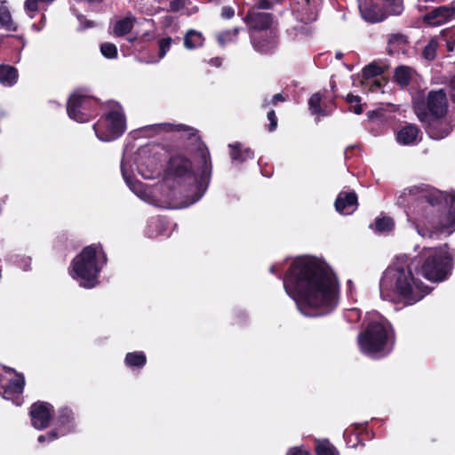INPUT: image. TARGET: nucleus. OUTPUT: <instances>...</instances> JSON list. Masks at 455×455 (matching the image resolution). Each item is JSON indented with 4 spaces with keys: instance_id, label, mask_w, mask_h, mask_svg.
I'll return each mask as SVG.
<instances>
[{
    "instance_id": "12",
    "label": "nucleus",
    "mask_w": 455,
    "mask_h": 455,
    "mask_svg": "<svg viewBox=\"0 0 455 455\" xmlns=\"http://www.w3.org/2000/svg\"><path fill=\"white\" fill-rule=\"evenodd\" d=\"M322 0H291V10L297 20L303 23L316 20Z\"/></svg>"
},
{
    "instance_id": "48",
    "label": "nucleus",
    "mask_w": 455,
    "mask_h": 455,
    "mask_svg": "<svg viewBox=\"0 0 455 455\" xmlns=\"http://www.w3.org/2000/svg\"><path fill=\"white\" fill-rule=\"evenodd\" d=\"M280 101H284V98L281 93H277L273 96L272 102L276 105Z\"/></svg>"
},
{
    "instance_id": "21",
    "label": "nucleus",
    "mask_w": 455,
    "mask_h": 455,
    "mask_svg": "<svg viewBox=\"0 0 455 455\" xmlns=\"http://www.w3.org/2000/svg\"><path fill=\"white\" fill-rule=\"evenodd\" d=\"M419 134L420 131L415 124H408L399 130L396 140L401 145H414L420 140Z\"/></svg>"
},
{
    "instance_id": "39",
    "label": "nucleus",
    "mask_w": 455,
    "mask_h": 455,
    "mask_svg": "<svg viewBox=\"0 0 455 455\" xmlns=\"http://www.w3.org/2000/svg\"><path fill=\"white\" fill-rule=\"evenodd\" d=\"M138 169L141 176L147 180L153 179L156 174H158V169L156 164H154V166H152L150 170H145L144 164H140Z\"/></svg>"
},
{
    "instance_id": "31",
    "label": "nucleus",
    "mask_w": 455,
    "mask_h": 455,
    "mask_svg": "<svg viewBox=\"0 0 455 455\" xmlns=\"http://www.w3.org/2000/svg\"><path fill=\"white\" fill-rule=\"evenodd\" d=\"M375 230L379 233L388 232L394 228V221L389 217H381L375 220Z\"/></svg>"
},
{
    "instance_id": "24",
    "label": "nucleus",
    "mask_w": 455,
    "mask_h": 455,
    "mask_svg": "<svg viewBox=\"0 0 455 455\" xmlns=\"http://www.w3.org/2000/svg\"><path fill=\"white\" fill-rule=\"evenodd\" d=\"M18 80V71L9 65H0V84L5 87L13 86Z\"/></svg>"
},
{
    "instance_id": "49",
    "label": "nucleus",
    "mask_w": 455,
    "mask_h": 455,
    "mask_svg": "<svg viewBox=\"0 0 455 455\" xmlns=\"http://www.w3.org/2000/svg\"><path fill=\"white\" fill-rule=\"evenodd\" d=\"M350 314H351L352 315H356V316H358V310H357V309H355V308H353V309H351V310H350Z\"/></svg>"
},
{
    "instance_id": "3",
    "label": "nucleus",
    "mask_w": 455,
    "mask_h": 455,
    "mask_svg": "<svg viewBox=\"0 0 455 455\" xmlns=\"http://www.w3.org/2000/svg\"><path fill=\"white\" fill-rule=\"evenodd\" d=\"M419 235L432 238L439 233L455 231V196L422 184L405 188L397 198Z\"/></svg>"
},
{
    "instance_id": "8",
    "label": "nucleus",
    "mask_w": 455,
    "mask_h": 455,
    "mask_svg": "<svg viewBox=\"0 0 455 455\" xmlns=\"http://www.w3.org/2000/svg\"><path fill=\"white\" fill-rule=\"evenodd\" d=\"M413 109L420 122L435 117H444L448 109V100L443 89L430 91L427 97L419 94L413 98Z\"/></svg>"
},
{
    "instance_id": "16",
    "label": "nucleus",
    "mask_w": 455,
    "mask_h": 455,
    "mask_svg": "<svg viewBox=\"0 0 455 455\" xmlns=\"http://www.w3.org/2000/svg\"><path fill=\"white\" fill-rule=\"evenodd\" d=\"M362 18L371 23L382 21L386 19L385 12L372 0H358Z\"/></svg>"
},
{
    "instance_id": "38",
    "label": "nucleus",
    "mask_w": 455,
    "mask_h": 455,
    "mask_svg": "<svg viewBox=\"0 0 455 455\" xmlns=\"http://www.w3.org/2000/svg\"><path fill=\"white\" fill-rule=\"evenodd\" d=\"M160 125L163 126V130H164V131L188 132V136H191L194 134V129H192L188 126H186L184 124L174 125V124H163Z\"/></svg>"
},
{
    "instance_id": "6",
    "label": "nucleus",
    "mask_w": 455,
    "mask_h": 455,
    "mask_svg": "<svg viewBox=\"0 0 455 455\" xmlns=\"http://www.w3.org/2000/svg\"><path fill=\"white\" fill-rule=\"evenodd\" d=\"M395 334L390 323L383 316L371 321L365 331L358 335L361 351L369 356H383L393 348Z\"/></svg>"
},
{
    "instance_id": "45",
    "label": "nucleus",
    "mask_w": 455,
    "mask_h": 455,
    "mask_svg": "<svg viewBox=\"0 0 455 455\" xmlns=\"http://www.w3.org/2000/svg\"><path fill=\"white\" fill-rule=\"evenodd\" d=\"M235 16V9L231 6H223L221 9V17L223 19H231Z\"/></svg>"
},
{
    "instance_id": "46",
    "label": "nucleus",
    "mask_w": 455,
    "mask_h": 455,
    "mask_svg": "<svg viewBox=\"0 0 455 455\" xmlns=\"http://www.w3.org/2000/svg\"><path fill=\"white\" fill-rule=\"evenodd\" d=\"M405 42H406L405 36L403 35H399V34L392 35L389 38L390 44H404Z\"/></svg>"
},
{
    "instance_id": "57",
    "label": "nucleus",
    "mask_w": 455,
    "mask_h": 455,
    "mask_svg": "<svg viewBox=\"0 0 455 455\" xmlns=\"http://www.w3.org/2000/svg\"><path fill=\"white\" fill-rule=\"evenodd\" d=\"M341 56H342L341 53H337V55H336L337 58H340Z\"/></svg>"
},
{
    "instance_id": "55",
    "label": "nucleus",
    "mask_w": 455,
    "mask_h": 455,
    "mask_svg": "<svg viewBox=\"0 0 455 455\" xmlns=\"http://www.w3.org/2000/svg\"><path fill=\"white\" fill-rule=\"evenodd\" d=\"M92 21H87V25H86V27H87V28H90V27H92Z\"/></svg>"
},
{
    "instance_id": "22",
    "label": "nucleus",
    "mask_w": 455,
    "mask_h": 455,
    "mask_svg": "<svg viewBox=\"0 0 455 455\" xmlns=\"http://www.w3.org/2000/svg\"><path fill=\"white\" fill-rule=\"evenodd\" d=\"M321 101L322 96L319 92L314 93L308 100V109L310 113L318 116L316 122L319 121L320 116H329L331 112L327 107H322Z\"/></svg>"
},
{
    "instance_id": "58",
    "label": "nucleus",
    "mask_w": 455,
    "mask_h": 455,
    "mask_svg": "<svg viewBox=\"0 0 455 455\" xmlns=\"http://www.w3.org/2000/svg\"><path fill=\"white\" fill-rule=\"evenodd\" d=\"M448 47H449V50H450V51H451V50H452L451 45H450V44H449V45H448Z\"/></svg>"
},
{
    "instance_id": "36",
    "label": "nucleus",
    "mask_w": 455,
    "mask_h": 455,
    "mask_svg": "<svg viewBox=\"0 0 455 455\" xmlns=\"http://www.w3.org/2000/svg\"><path fill=\"white\" fill-rule=\"evenodd\" d=\"M383 72L382 68L375 64H370L363 69V77L364 79L374 78L380 76Z\"/></svg>"
},
{
    "instance_id": "17",
    "label": "nucleus",
    "mask_w": 455,
    "mask_h": 455,
    "mask_svg": "<svg viewBox=\"0 0 455 455\" xmlns=\"http://www.w3.org/2000/svg\"><path fill=\"white\" fill-rule=\"evenodd\" d=\"M121 172L123 178L127 184V186L130 188V189L136 194L140 198L146 202L150 201V191L146 187V185L140 180H137L132 178V176L130 174L129 171L126 169V164L124 160L122 161L121 164Z\"/></svg>"
},
{
    "instance_id": "33",
    "label": "nucleus",
    "mask_w": 455,
    "mask_h": 455,
    "mask_svg": "<svg viewBox=\"0 0 455 455\" xmlns=\"http://www.w3.org/2000/svg\"><path fill=\"white\" fill-rule=\"evenodd\" d=\"M238 32V28H235L231 30L223 31L218 35V41L221 45H224L230 42H234L236 40Z\"/></svg>"
},
{
    "instance_id": "14",
    "label": "nucleus",
    "mask_w": 455,
    "mask_h": 455,
    "mask_svg": "<svg viewBox=\"0 0 455 455\" xmlns=\"http://www.w3.org/2000/svg\"><path fill=\"white\" fill-rule=\"evenodd\" d=\"M52 406L48 403L38 402L31 406V422L35 428L44 429L48 427L52 418Z\"/></svg>"
},
{
    "instance_id": "43",
    "label": "nucleus",
    "mask_w": 455,
    "mask_h": 455,
    "mask_svg": "<svg viewBox=\"0 0 455 455\" xmlns=\"http://www.w3.org/2000/svg\"><path fill=\"white\" fill-rule=\"evenodd\" d=\"M187 0H171L170 9L172 12L180 11L186 6Z\"/></svg>"
},
{
    "instance_id": "56",
    "label": "nucleus",
    "mask_w": 455,
    "mask_h": 455,
    "mask_svg": "<svg viewBox=\"0 0 455 455\" xmlns=\"http://www.w3.org/2000/svg\"><path fill=\"white\" fill-rule=\"evenodd\" d=\"M262 44H266V36L263 35Z\"/></svg>"
},
{
    "instance_id": "2",
    "label": "nucleus",
    "mask_w": 455,
    "mask_h": 455,
    "mask_svg": "<svg viewBox=\"0 0 455 455\" xmlns=\"http://www.w3.org/2000/svg\"><path fill=\"white\" fill-rule=\"evenodd\" d=\"M269 271L282 279L278 265L271 266ZM283 283L305 316H322L337 307L338 282L328 265L319 259L310 256L295 259L283 277Z\"/></svg>"
},
{
    "instance_id": "27",
    "label": "nucleus",
    "mask_w": 455,
    "mask_h": 455,
    "mask_svg": "<svg viewBox=\"0 0 455 455\" xmlns=\"http://www.w3.org/2000/svg\"><path fill=\"white\" fill-rule=\"evenodd\" d=\"M412 68L406 66H400L395 68V81L401 86L405 87L409 85L413 76Z\"/></svg>"
},
{
    "instance_id": "5",
    "label": "nucleus",
    "mask_w": 455,
    "mask_h": 455,
    "mask_svg": "<svg viewBox=\"0 0 455 455\" xmlns=\"http://www.w3.org/2000/svg\"><path fill=\"white\" fill-rule=\"evenodd\" d=\"M246 16L243 19L249 25L251 43L253 49L262 54L272 53L277 47V36L272 28V16L270 13L258 12L259 9H268L270 4L267 0H251Z\"/></svg>"
},
{
    "instance_id": "15",
    "label": "nucleus",
    "mask_w": 455,
    "mask_h": 455,
    "mask_svg": "<svg viewBox=\"0 0 455 455\" xmlns=\"http://www.w3.org/2000/svg\"><path fill=\"white\" fill-rule=\"evenodd\" d=\"M428 136L433 140H442L447 137L451 130L449 123L443 117H435L422 122Z\"/></svg>"
},
{
    "instance_id": "20",
    "label": "nucleus",
    "mask_w": 455,
    "mask_h": 455,
    "mask_svg": "<svg viewBox=\"0 0 455 455\" xmlns=\"http://www.w3.org/2000/svg\"><path fill=\"white\" fill-rule=\"evenodd\" d=\"M74 413L72 411L64 407L59 411L56 420V429L59 435H66L75 430Z\"/></svg>"
},
{
    "instance_id": "25",
    "label": "nucleus",
    "mask_w": 455,
    "mask_h": 455,
    "mask_svg": "<svg viewBox=\"0 0 455 455\" xmlns=\"http://www.w3.org/2000/svg\"><path fill=\"white\" fill-rule=\"evenodd\" d=\"M0 25L7 31L14 32L17 30V25L12 20L6 1L0 2Z\"/></svg>"
},
{
    "instance_id": "52",
    "label": "nucleus",
    "mask_w": 455,
    "mask_h": 455,
    "mask_svg": "<svg viewBox=\"0 0 455 455\" xmlns=\"http://www.w3.org/2000/svg\"><path fill=\"white\" fill-rule=\"evenodd\" d=\"M90 3H101L103 0H87Z\"/></svg>"
},
{
    "instance_id": "32",
    "label": "nucleus",
    "mask_w": 455,
    "mask_h": 455,
    "mask_svg": "<svg viewBox=\"0 0 455 455\" xmlns=\"http://www.w3.org/2000/svg\"><path fill=\"white\" fill-rule=\"evenodd\" d=\"M158 44H159V51H158L157 60H149L148 63H156L166 55V53L168 52V51L171 48L172 38L169 36L162 38L159 40Z\"/></svg>"
},
{
    "instance_id": "30",
    "label": "nucleus",
    "mask_w": 455,
    "mask_h": 455,
    "mask_svg": "<svg viewBox=\"0 0 455 455\" xmlns=\"http://www.w3.org/2000/svg\"><path fill=\"white\" fill-rule=\"evenodd\" d=\"M387 15H400L403 11V0H382Z\"/></svg>"
},
{
    "instance_id": "41",
    "label": "nucleus",
    "mask_w": 455,
    "mask_h": 455,
    "mask_svg": "<svg viewBox=\"0 0 455 455\" xmlns=\"http://www.w3.org/2000/svg\"><path fill=\"white\" fill-rule=\"evenodd\" d=\"M41 6V3L39 0H26L25 2V10L28 12H35Z\"/></svg>"
},
{
    "instance_id": "18",
    "label": "nucleus",
    "mask_w": 455,
    "mask_h": 455,
    "mask_svg": "<svg viewBox=\"0 0 455 455\" xmlns=\"http://www.w3.org/2000/svg\"><path fill=\"white\" fill-rule=\"evenodd\" d=\"M121 172L123 178L127 184V186L130 188V189L136 194L140 198L146 202L150 201V191L146 187V185L140 180H137L132 178V176L130 174L129 171L126 169V164L124 160L122 161L121 164Z\"/></svg>"
},
{
    "instance_id": "50",
    "label": "nucleus",
    "mask_w": 455,
    "mask_h": 455,
    "mask_svg": "<svg viewBox=\"0 0 455 455\" xmlns=\"http://www.w3.org/2000/svg\"><path fill=\"white\" fill-rule=\"evenodd\" d=\"M54 0H39V2L41 3V4H50L52 2H53Z\"/></svg>"
},
{
    "instance_id": "7",
    "label": "nucleus",
    "mask_w": 455,
    "mask_h": 455,
    "mask_svg": "<svg viewBox=\"0 0 455 455\" xmlns=\"http://www.w3.org/2000/svg\"><path fill=\"white\" fill-rule=\"evenodd\" d=\"M107 262V257L100 245L85 247L72 261L71 276L79 280L80 286L91 289L97 285L98 275Z\"/></svg>"
},
{
    "instance_id": "1",
    "label": "nucleus",
    "mask_w": 455,
    "mask_h": 455,
    "mask_svg": "<svg viewBox=\"0 0 455 455\" xmlns=\"http://www.w3.org/2000/svg\"><path fill=\"white\" fill-rule=\"evenodd\" d=\"M452 259L447 245L424 247L415 257L397 256L384 271L379 283L380 296L384 299H401L411 306L421 300L427 293L428 287L418 277L421 275L433 282H442L451 273Z\"/></svg>"
},
{
    "instance_id": "29",
    "label": "nucleus",
    "mask_w": 455,
    "mask_h": 455,
    "mask_svg": "<svg viewBox=\"0 0 455 455\" xmlns=\"http://www.w3.org/2000/svg\"><path fill=\"white\" fill-rule=\"evenodd\" d=\"M124 362L129 367L142 368L146 364L147 359L143 352H132L126 355Z\"/></svg>"
},
{
    "instance_id": "37",
    "label": "nucleus",
    "mask_w": 455,
    "mask_h": 455,
    "mask_svg": "<svg viewBox=\"0 0 455 455\" xmlns=\"http://www.w3.org/2000/svg\"><path fill=\"white\" fill-rule=\"evenodd\" d=\"M102 55L108 59H115L117 56V48L112 43H103L100 45Z\"/></svg>"
},
{
    "instance_id": "10",
    "label": "nucleus",
    "mask_w": 455,
    "mask_h": 455,
    "mask_svg": "<svg viewBox=\"0 0 455 455\" xmlns=\"http://www.w3.org/2000/svg\"><path fill=\"white\" fill-rule=\"evenodd\" d=\"M96 101L79 92H75L68 99L67 112L68 116L78 122H88L96 115Z\"/></svg>"
},
{
    "instance_id": "11",
    "label": "nucleus",
    "mask_w": 455,
    "mask_h": 455,
    "mask_svg": "<svg viewBox=\"0 0 455 455\" xmlns=\"http://www.w3.org/2000/svg\"><path fill=\"white\" fill-rule=\"evenodd\" d=\"M24 385L25 379L21 374L16 373L12 368L0 367V395L4 399L19 398L23 392Z\"/></svg>"
},
{
    "instance_id": "42",
    "label": "nucleus",
    "mask_w": 455,
    "mask_h": 455,
    "mask_svg": "<svg viewBox=\"0 0 455 455\" xmlns=\"http://www.w3.org/2000/svg\"><path fill=\"white\" fill-rule=\"evenodd\" d=\"M59 434L57 433V431L55 430H52L45 435H41L38 436V442L39 443H44L45 441L47 442H52L55 439H57L59 437Z\"/></svg>"
},
{
    "instance_id": "47",
    "label": "nucleus",
    "mask_w": 455,
    "mask_h": 455,
    "mask_svg": "<svg viewBox=\"0 0 455 455\" xmlns=\"http://www.w3.org/2000/svg\"><path fill=\"white\" fill-rule=\"evenodd\" d=\"M287 455H310L307 451L294 447L289 450Z\"/></svg>"
},
{
    "instance_id": "28",
    "label": "nucleus",
    "mask_w": 455,
    "mask_h": 455,
    "mask_svg": "<svg viewBox=\"0 0 455 455\" xmlns=\"http://www.w3.org/2000/svg\"><path fill=\"white\" fill-rule=\"evenodd\" d=\"M204 36L202 33L196 30H189L184 38V45L188 50H193L200 47L204 44Z\"/></svg>"
},
{
    "instance_id": "23",
    "label": "nucleus",
    "mask_w": 455,
    "mask_h": 455,
    "mask_svg": "<svg viewBox=\"0 0 455 455\" xmlns=\"http://www.w3.org/2000/svg\"><path fill=\"white\" fill-rule=\"evenodd\" d=\"M230 157L233 162L243 163L248 159H252L254 153L249 148H242V145L238 142L229 144Z\"/></svg>"
},
{
    "instance_id": "54",
    "label": "nucleus",
    "mask_w": 455,
    "mask_h": 455,
    "mask_svg": "<svg viewBox=\"0 0 455 455\" xmlns=\"http://www.w3.org/2000/svg\"><path fill=\"white\" fill-rule=\"evenodd\" d=\"M77 18H78L80 22H82L83 20H84V16L83 15H78Z\"/></svg>"
},
{
    "instance_id": "51",
    "label": "nucleus",
    "mask_w": 455,
    "mask_h": 455,
    "mask_svg": "<svg viewBox=\"0 0 455 455\" xmlns=\"http://www.w3.org/2000/svg\"><path fill=\"white\" fill-rule=\"evenodd\" d=\"M212 62L216 66H220V60L219 59H216V60H212Z\"/></svg>"
},
{
    "instance_id": "53",
    "label": "nucleus",
    "mask_w": 455,
    "mask_h": 455,
    "mask_svg": "<svg viewBox=\"0 0 455 455\" xmlns=\"http://www.w3.org/2000/svg\"><path fill=\"white\" fill-rule=\"evenodd\" d=\"M451 97H452L453 101L455 102V85H454V89L452 91Z\"/></svg>"
},
{
    "instance_id": "34",
    "label": "nucleus",
    "mask_w": 455,
    "mask_h": 455,
    "mask_svg": "<svg viewBox=\"0 0 455 455\" xmlns=\"http://www.w3.org/2000/svg\"><path fill=\"white\" fill-rule=\"evenodd\" d=\"M437 47V39L432 38L423 49V57L427 60H433L436 56Z\"/></svg>"
},
{
    "instance_id": "9",
    "label": "nucleus",
    "mask_w": 455,
    "mask_h": 455,
    "mask_svg": "<svg viewBox=\"0 0 455 455\" xmlns=\"http://www.w3.org/2000/svg\"><path fill=\"white\" fill-rule=\"evenodd\" d=\"M125 128V117L119 104H115L114 109L93 125L97 138L104 142L116 140L124 132Z\"/></svg>"
},
{
    "instance_id": "44",
    "label": "nucleus",
    "mask_w": 455,
    "mask_h": 455,
    "mask_svg": "<svg viewBox=\"0 0 455 455\" xmlns=\"http://www.w3.org/2000/svg\"><path fill=\"white\" fill-rule=\"evenodd\" d=\"M267 119L270 122L269 131L272 132V131L275 130V128L277 126V119H276V116H275V113L274 110L268 111Z\"/></svg>"
},
{
    "instance_id": "13",
    "label": "nucleus",
    "mask_w": 455,
    "mask_h": 455,
    "mask_svg": "<svg viewBox=\"0 0 455 455\" xmlns=\"http://www.w3.org/2000/svg\"><path fill=\"white\" fill-rule=\"evenodd\" d=\"M455 18V7L452 5H442L434 8L423 17V21L431 27H438Z\"/></svg>"
},
{
    "instance_id": "19",
    "label": "nucleus",
    "mask_w": 455,
    "mask_h": 455,
    "mask_svg": "<svg viewBox=\"0 0 455 455\" xmlns=\"http://www.w3.org/2000/svg\"><path fill=\"white\" fill-rule=\"evenodd\" d=\"M357 196L354 191H341L335 201V208L341 214L348 215L357 209Z\"/></svg>"
},
{
    "instance_id": "35",
    "label": "nucleus",
    "mask_w": 455,
    "mask_h": 455,
    "mask_svg": "<svg viewBox=\"0 0 455 455\" xmlns=\"http://www.w3.org/2000/svg\"><path fill=\"white\" fill-rule=\"evenodd\" d=\"M316 455H338L335 448L328 442H319L315 447Z\"/></svg>"
},
{
    "instance_id": "26",
    "label": "nucleus",
    "mask_w": 455,
    "mask_h": 455,
    "mask_svg": "<svg viewBox=\"0 0 455 455\" xmlns=\"http://www.w3.org/2000/svg\"><path fill=\"white\" fill-rule=\"evenodd\" d=\"M134 22L135 18L133 17H125L117 20L113 28L115 36H123L129 34L134 26Z\"/></svg>"
},
{
    "instance_id": "40",
    "label": "nucleus",
    "mask_w": 455,
    "mask_h": 455,
    "mask_svg": "<svg viewBox=\"0 0 455 455\" xmlns=\"http://www.w3.org/2000/svg\"><path fill=\"white\" fill-rule=\"evenodd\" d=\"M347 101L351 105V108L356 115H359L363 112V108L359 104L360 98L358 96L348 94L347 96Z\"/></svg>"
},
{
    "instance_id": "4",
    "label": "nucleus",
    "mask_w": 455,
    "mask_h": 455,
    "mask_svg": "<svg viewBox=\"0 0 455 455\" xmlns=\"http://www.w3.org/2000/svg\"><path fill=\"white\" fill-rule=\"evenodd\" d=\"M201 172L196 175L191 161L181 155L170 158L164 169L163 185L172 190L170 197L176 196V190L187 198L182 207L189 206L199 201L207 190L211 175L212 161L206 147L199 148Z\"/></svg>"
}]
</instances>
